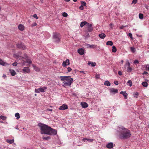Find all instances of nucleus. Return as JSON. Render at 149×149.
Instances as JSON below:
<instances>
[{"instance_id": "1", "label": "nucleus", "mask_w": 149, "mask_h": 149, "mask_svg": "<svg viewBox=\"0 0 149 149\" xmlns=\"http://www.w3.org/2000/svg\"><path fill=\"white\" fill-rule=\"evenodd\" d=\"M41 130V134H46L49 135H55L57 134L56 130L53 129L48 125L41 123L38 124Z\"/></svg>"}, {"instance_id": "2", "label": "nucleus", "mask_w": 149, "mask_h": 149, "mask_svg": "<svg viewBox=\"0 0 149 149\" xmlns=\"http://www.w3.org/2000/svg\"><path fill=\"white\" fill-rule=\"evenodd\" d=\"M117 132L118 134L119 137L122 139H128L131 136V133L130 131L122 126L118 127Z\"/></svg>"}, {"instance_id": "3", "label": "nucleus", "mask_w": 149, "mask_h": 149, "mask_svg": "<svg viewBox=\"0 0 149 149\" xmlns=\"http://www.w3.org/2000/svg\"><path fill=\"white\" fill-rule=\"evenodd\" d=\"M61 80L63 81V85L65 86H70L71 84L73 82V79L71 78L70 76L60 77Z\"/></svg>"}, {"instance_id": "4", "label": "nucleus", "mask_w": 149, "mask_h": 149, "mask_svg": "<svg viewBox=\"0 0 149 149\" xmlns=\"http://www.w3.org/2000/svg\"><path fill=\"white\" fill-rule=\"evenodd\" d=\"M54 41L56 43H58L60 41L61 36L60 34L57 33H54L53 35Z\"/></svg>"}, {"instance_id": "5", "label": "nucleus", "mask_w": 149, "mask_h": 149, "mask_svg": "<svg viewBox=\"0 0 149 149\" xmlns=\"http://www.w3.org/2000/svg\"><path fill=\"white\" fill-rule=\"evenodd\" d=\"M47 88L46 87L44 86L43 87H40L36 89L35 91L36 93H39L40 92H44L45 90L47 89Z\"/></svg>"}, {"instance_id": "6", "label": "nucleus", "mask_w": 149, "mask_h": 149, "mask_svg": "<svg viewBox=\"0 0 149 149\" xmlns=\"http://www.w3.org/2000/svg\"><path fill=\"white\" fill-rule=\"evenodd\" d=\"M17 47L19 49H25V46L23 43H19L17 44Z\"/></svg>"}, {"instance_id": "7", "label": "nucleus", "mask_w": 149, "mask_h": 149, "mask_svg": "<svg viewBox=\"0 0 149 149\" xmlns=\"http://www.w3.org/2000/svg\"><path fill=\"white\" fill-rule=\"evenodd\" d=\"M115 144H113L112 142L109 143L106 145V147L109 149H111L113 147Z\"/></svg>"}, {"instance_id": "8", "label": "nucleus", "mask_w": 149, "mask_h": 149, "mask_svg": "<svg viewBox=\"0 0 149 149\" xmlns=\"http://www.w3.org/2000/svg\"><path fill=\"white\" fill-rule=\"evenodd\" d=\"M86 26H88V31L91 32L93 31V28L92 27V24H90L88 23Z\"/></svg>"}, {"instance_id": "9", "label": "nucleus", "mask_w": 149, "mask_h": 149, "mask_svg": "<svg viewBox=\"0 0 149 149\" xmlns=\"http://www.w3.org/2000/svg\"><path fill=\"white\" fill-rule=\"evenodd\" d=\"M110 92V93L115 94L118 92V89H115L113 88H112L109 90Z\"/></svg>"}, {"instance_id": "10", "label": "nucleus", "mask_w": 149, "mask_h": 149, "mask_svg": "<svg viewBox=\"0 0 149 149\" xmlns=\"http://www.w3.org/2000/svg\"><path fill=\"white\" fill-rule=\"evenodd\" d=\"M68 109V106L67 105L63 104L61 106L59 109L61 110H65Z\"/></svg>"}, {"instance_id": "11", "label": "nucleus", "mask_w": 149, "mask_h": 149, "mask_svg": "<svg viewBox=\"0 0 149 149\" xmlns=\"http://www.w3.org/2000/svg\"><path fill=\"white\" fill-rule=\"evenodd\" d=\"M70 64L69 60V59H67L65 61L63 62L62 65L63 67H65L66 65H69Z\"/></svg>"}, {"instance_id": "12", "label": "nucleus", "mask_w": 149, "mask_h": 149, "mask_svg": "<svg viewBox=\"0 0 149 149\" xmlns=\"http://www.w3.org/2000/svg\"><path fill=\"white\" fill-rule=\"evenodd\" d=\"M77 52L81 55H83L85 53V51L82 48L79 49L77 50Z\"/></svg>"}, {"instance_id": "13", "label": "nucleus", "mask_w": 149, "mask_h": 149, "mask_svg": "<svg viewBox=\"0 0 149 149\" xmlns=\"http://www.w3.org/2000/svg\"><path fill=\"white\" fill-rule=\"evenodd\" d=\"M120 94H122L124 97L125 99H127V94L126 93L125 91H121L120 92Z\"/></svg>"}, {"instance_id": "14", "label": "nucleus", "mask_w": 149, "mask_h": 149, "mask_svg": "<svg viewBox=\"0 0 149 149\" xmlns=\"http://www.w3.org/2000/svg\"><path fill=\"white\" fill-rule=\"evenodd\" d=\"M22 70L23 72L24 73H28L30 71V70L28 67L24 68Z\"/></svg>"}, {"instance_id": "15", "label": "nucleus", "mask_w": 149, "mask_h": 149, "mask_svg": "<svg viewBox=\"0 0 149 149\" xmlns=\"http://www.w3.org/2000/svg\"><path fill=\"white\" fill-rule=\"evenodd\" d=\"M81 104L83 108H86L88 106V104L85 102H81Z\"/></svg>"}, {"instance_id": "16", "label": "nucleus", "mask_w": 149, "mask_h": 149, "mask_svg": "<svg viewBox=\"0 0 149 149\" xmlns=\"http://www.w3.org/2000/svg\"><path fill=\"white\" fill-rule=\"evenodd\" d=\"M88 65L92 67H93L95 66L96 63L95 62H93L91 61H88Z\"/></svg>"}, {"instance_id": "17", "label": "nucleus", "mask_w": 149, "mask_h": 149, "mask_svg": "<svg viewBox=\"0 0 149 149\" xmlns=\"http://www.w3.org/2000/svg\"><path fill=\"white\" fill-rule=\"evenodd\" d=\"M99 36L100 38L103 39L106 37V35L104 34V33H101L99 35Z\"/></svg>"}, {"instance_id": "18", "label": "nucleus", "mask_w": 149, "mask_h": 149, "mask_svg": "<svg viewBox=\"0 0 149 149\" xmlns=\"http://www.w3.org/2000/svg\"><path fill=\"white\" fill-rule=\"evenodd\" d=\"M18 29L21 31H23L24 29V26L22 24H20L18 26Z\"/></svg>"}, {"instance_id": "19", "label": "nucleus", "mask_w": 149, "mask_h": 149, "mask_svg": "<svg viewBox=\"0 0 149 149\" xmlns=\"http://www.w3.org/2000/svg\"><path fill=\"white\" fill-rule=\"evenodd\" d=\"M10 72L11 73V75L12 76H14L16 74V72L14 70H10Z\"/></svg>"}, {"instance_id": "20", "label": "nucleus", "mask_w": 149, "mask_h": 149, "mask_svg": "<svg viewBox=\"0 0 149 149\" xmlns=\"http://www.w3.org/2000/svg\"><path fill=\"white\" fill-rule=\"evenodd\" d=\"M0 65L3 66H6L8 64L6 62L3 61L2 60L0 59Z\"/></svg>"}, {"instance_id": "21", "label": "nucleus", "mask_w": 149, "mask_h": 149, "mask_svg": "<svg viewBox=\"0 0 149 149\" xmlns=\"http://www.w3.org/2000/svg\"><path fill=\"white\" fill-rule=\"evenodd\" d=\"M86 140H87L88 141L92 142H93L94 139H87V138H84L83 139V141L85 142Z\"/></svg>"}, {"instance_id": "22", "label": "nucleus", "mask_w": 149, "mask_h": 149, "mask_svg": "<svg viewBox=\"0 0 149 149\" xmlns=\"http://www.w3.org/2000/svg\"><path fill=\"white\" fill-rule=\"evenodd\" d=\"M6 141L7 143L9 144H12L14 143V139H12L11 140H9L8 139H6Z\"/></svg>"}, {"instance_id": "23", "label": "nucleus", "mask_w": 149, "mask_h": 149, "mask_svg": "<svg viewBox=\"0 0 149 149\" xmlns=\"http://www.w3.org/2000/svg\"><path fill=\"white\" fill-rule=\"evenodd\" d=\"M87 23H87L86 21L82 22L81 23V24H80V26L81 27H82L85 25H86V24L87 25Z\"/></svg>"}, {"instance_id": "24", "label": "nucleus", "mask_w": 149, "mask_h": 149, "mask_svg": "<svg viewBox=\"0 0 149 149\" xmlns=\"http://www.w3.org/2000/svg\"><path fill=\"white\" fill-rule=\"evenodd\" d=\"M113 42L111 41H108L106 42V45H107L112 46L113 45Z\"/></svg>"}, {"instance_id": "25", "label": "nucleus", "mask_w": 149, "mask_h": 149, "mask_svg": "<svg viewBox=\"0 0 149 149\" xmlns=\"http://www.w3.org/2000/svg\"><path fill=\"white\" fill-rule=\"evenodd\" d=\"M104 85L107 86H109L111 85V83L108 81H106L104 83Z\"/></svg>"}, {"instance_id": "26", "label": "nucleus", "mask_w": 149, "mask_h": 149, "mask_svg": "<svg viewBox=\"0 0 149 149\" xmlns=\"http://www.w3.org/2000/svg\"><path fill=\"white\" fill-rule=\"evenodd\" d=\"M142 85L143 86L145 87H146L148 86V84L147 82L144 81L142 83Z\"/></svg>"}, {"instance_id": "27", "label": "nucleus", "mask_w": 149, "mask_h": 149, "mask_svg": "<svg viewBox=\"0 0 149 149\" xmlns=\"http://www.w3.org/2000/svg\"><path fill=\"white\" fill-rule=\"evenodd\" d=\"M127 85H129L131 87L132 85V82L131 80H129L127 83Z\"/></svg>"}, {"instance_id": "28", "label": "nucleus", "mask_w": 149, "mask_h": 149, "mask_svg": "<svg viewBox=\"0 0 149 149\" xmlns=\"http://www.w3.org/2000/svg\"><path fill=\"white\" fill-rule=\"evenodd\" d=\"M117 51V49L115 46H112V51L113 52L115 53Z\"/></svg>"}, {"instance_id": "29", "label": "nucleus", "mask_w": 149, "mask_h": 149, "mask_svg": "<svg viewBox=\"0 0 149 149\" xmlns=\"http://www.w3.org/2000/svg\"><path fill=\"white\" fill-rule=\"evenodd\" d=\"M131 52L132 53H134L136 52V49L134 47H130Z\"/></svg>"}, {"instance_id": "30", "label": "nucleus", "mask_w": 149, "mask_h": 149, "mask_svg": "<svg viewBox=\"0 0 149 149\" xmlns=\"http://www.w3.org/2000/svg\"><path fill=\"white\" fill-rule=\"evenodd\" d=\"M15 116L16 117L17 119H18L20 118L19 114L18 113H15Z\"/></svg>"}, {"instance_id": "31", "label": "nucleus", "mask_w": 149, "mask_h": 149, "mask_svg": "<svg viewBox=\"0 0 149 149\" xmlns=\"http://www.w3.org/2000/svg\"><path fill=\"white\" fill-rule=\"evenodd\" d=\"M132 70V68L128 67L127 68V71L128 72H131Z\"/></svg>"}, {"instance_id": "32", "label": "nucleus", "mask_w": 149, "mask_h": 149, "mask_svg": "<svg viewBox=\"0 0 149 149\" xmlns=\"http://www.w3.org/2000/svg\"><path fill=\"white\" fill-rule=\"evenodd\" d=\"M43 139L45 140H48L50 139V136L44 137L42 138Z\"/></svg>"}, {"instance_id": "33", "label": "nucleus", "mask_w": 149, "mask_h": 149, "mask_svg": "<svg viewBox=\"0 0 149 149\" xmlns=\"http://www.w3.org/2000/svg\"><path fill=\"white\" fill-rule=\"evenodd\" d=\"M13 56L15 58H19V57H20V56L17 54H14L13 55Z\"/></svg>"}, {"instance_id": "34", "label": "nucleus", "mask_w": 149, "mask_h": 149, "mask_svg": "<svg viewBox=\"0 0 149 149\" xmlns=\"http://www.w3.org/2000/svg\"><path fill=\"white\" fill-rule=\"evenodd\" d=\"M139 18L140 19H142L143 18V14H142L141 13L139 14Z\"/></svg>"}, {"instance_id": "35", "label": "nucleus", "mask_w": 149, "mask_h": 149, "mask_svg": "<svg viewBox=\"0 0 149 149\" xmlns=\"http://www.w3.org/2000/svg\"><path fill=\"white\" fill-rule=\"evenodd\" d=\"M26 62L28 63L29 64H31L32 63L31 61L29 59H27L26 60Z\"/></svg>"}, {"instance_id": "36", "label": "nucleus", "mask_w": 149, "mask_h": 149, "mask_svg": "<svg viewBox=\"0 0 149 149\" xmlns=\"http://www.w3.org/2000/svg\"><path fill=\"white\" fill-rule=\"evenodd\" d=\"M86 3L85 1H81V6H85L86 5Z\"/></svg>"}, {"instance_id": "37", "label": "nucleus", "mask_w": 149, "mask_h": 149, "mask_svg": "<svg viewBox=\"0 0 149 149\" xmlns=\"http://www.w3.org/2000/svg\"><path fill=\"white\" fill-rule=\"evenodd\" d=\"M6 118L5 116H0V119H2L3 120H5L6 119Z\"/></svg>"}, {"instance_id": "38", "label": "nucleus", "mask_w": 149, "mask_h": 149, "mask_svg": "<svg viewBox=\"0 0 149 149\" xmlns=\"http://www.w3.org/2000/svg\"><path fill=\"white\" fill-rule=\"evenodd\" d=\"M97 47V46L95 45H91L90 46L91 48H96Z\"/></svg>"}, {"instance_id": "39", "label": "nucleus", "mask_w": 149, "mask_h": 149, "mask_svg": "<svg viewBox=\"0 0 149 149\" xmlns=\"http://www.w3.org/2000/svg\"><path fill=\"white\" fill-rule=\"evenodd\" d=\"M134 95H134V97L135 98H137L139 95V93H138L136 92L135 93Z\"/></svg>"}, {"instance_id": "40", "label": "nucleus", "mask_w": 149, "mask_h": 149, "mask_svg": "<svg viewBox=\"0 0 149 149\" xmlns=\"http://www.w3.org/2000/svg\"><path fill=\"white\" fill-rule=\"evenodd\" d=\"M63 16L64 17H66L68 16V14L65 12H64L63 13Z\"/></svg>"}, {"instance_id": "41", "label": "nucleus", "mask_w": 149, "mask_h": 149, "mask_svg": "<svg viewBox=\"0 0 149 149\" xmlns=\"http://www.w3.org/2000/svg\"><path fill=\"white\" fill-rule=\"evenodd\" d=\"M95 78L97 79H99L100 78V75L98 74H96L95 75Z\"/></svg>"}, {"instance_id": "42", "label": "nucleus", "mask_w": 149, "mask_h": 149, "mask_svg": "<svg viewBox=\"0 0 149 149\" xmlns=\"http://www.w3.org/2000/svg\"><path fill=\"white\" fill-rule=\"evenodd\" d=\"M134 64H138L139 63V61L137 60H135L134 61Z\"/></svg>"}, {"instance_id": "43", "label": "nucleus", "mask_w": 149, "mask_h": 149, "mask_svg": "<svg viewBox=\"0 0 149 149\" xmlns=\"http://www.w3.org/2000/svg\"><path fill=\"white\" fill-rule=\"evenodd\" d=\"M145 67L146 69H147L149 70V65L147 64L145 65Z\"/></svg>"}, {"instance_id": "44", "label": "nucleus", "mask_w": 149, "mask_h": 149, "mask_svg": "<svg viewBox=\"0 0 149 149\" xmlns=\"http://www.w3.org/2000/svg\"><path fill=\"white\" fill-rule=\"evenodd\" d=\"M137 1V0H133L132 3L134 4H135Z\"/></svg>"}, {"instance_id": "45", "label": "nucleus", "mask_w": 149, "mask_h": 149, "mask_svg": "<svg viewBox=\"0 0 149 149\" xmlns=\"http://www.w3.org/2000/svg\"><path fill=\"white\" fill-rule=\"evenodd\" d=\"M33 17L36 18V19H37L38 18V17L37 16V15L36 14H34L33 15Z\"/></svg>"}, {"instance_id": "46", "label": "nucleus", "mask_w": 149, "mask_h": 149, "mask_svg": "<svg viewBox=\"0 0 149 149\" xmlns=\"http://www.w3.org/2000/svg\"><path fill=\"white\" fill-rule=\"evenodd\" d=\"M114 84H115L116 85H118V81H115L114 82Z\"/></svg>"}, {"instance_id": "47", "label": "nucleus", "mask_w": 149, "mask_h": 149, "mask_svg": "<svg viewBox=\"0 0 149 149\" xmlns=\"http://www.w3.org/2000/svg\"><path fill=\"white\" fill-rule=\"evenodd\" d=\"M67 69L68 72H70L72 70V69L70 67H68Z\"/></svg>"}, {"instance_id": "48", "label": "nucleus", "mask_w": 149, "mask_h": 149, "mask_svg": "<svg viewBox=\"0 0 149 149\" xmlns=\"http://www.w3.org/2000/svg\"><path fill=\"white\" fill-rule=\"evenodd\" d=\"M86 45L87 46V48H88V47L90 48V46H91V45H90V44H86Z\"/></svg>"}, {"instance_id": "49", "label": "nucleus", "mask_w": 149, "mask_h": 149, "mask_svg": "<svg viewBox=\"0 0 149 149\" xmlns=\"http://www.w3.org/2000/svg\"><path fill=\"white\" fill-rule=\"evenodd\" d=\"M118 73L120 75H122V72L120 71H119L118 72Z\"/></svg>"}, {"instance_id": "50", "label": "nucleus", "mask_w": 149, "mask_h": 149, "mask_svg": "<svg viewBox=\"0 0 149 149\" xmlns=\"http://www.w3.org/2000/svg\"><path fill=\"white\" fill-rule=\"evenodd\" d=\"M12 65H13V66H16L17 64V62H15L14 63H13V64H12Z\"/></svg>"}, {"instance_id": "51", "label": "nucleus", "mask_w": 149, "mask_h": 149, "mask_svg": "<svg viewBox=\"0 0 149 149\" xmlns=\"http://www.w3.org/2000/svg\"><path fill=\"white\" fill-rule=\"evenodd\" d=\"M79 8L81 10H83L84 9L83 7L81 6H80L79 7Z\"/></svg>"}, {"instance_id": "52", "label": "nucleus", "mask_w": 149, "mask_h": 149, "mask_svg": "<svg viewBox=\"0 0 149 149\" xmlns=\"http://www.w3.org/2000/svg\"><path fill=\"white\" fill-rule=\"evenodd\" d=\"M126 65H127L128 66V67H130V63L129 62H128L127 63H126Z\"/></svg>"}, {"instance_id": "53", "label": "nucleus", "mask_w": 149, "mask_h": 149, "mask_svg": "<svg viewBox=\"0 0 149 149\" xmlns=\"http://www.w3.org/2000/svg\"><path fill=\"white\" fill-rule=\"evenodd\" d=\"M52 111V109H47V111Z\"/></svg>"}, {"instance_id": "54", "label": "nucleus", "mask_w": 149, "mask_h": 149, "mask_svg": "<svg viewBox=\"0 0 149 149\" xmlns=\"http://www.w3.org/2000/svg\"><path fill=\"white\" fill-rule=\"evenodd\" d=\"M128 36L131 38L132 37V34L131 33H129L128 34Z\"/></svg>"}, {"instance_id": "55", "label": "nucleus", "mask_w": 149, "mask_h": 149, "mask_svg": "<svg viewBox=\"0 0 149 149\" xmlns=\"http://www.w3.org/2000/svg\"><path fill=\"white\" fill-rule=\"evenodd\" d=\"M34 69L36 71H39V69L38 68H35Z\"/></svg>"}, {"instance_id": "56", "label": "nucleus", "mask_w": 149, "mask_h": 149, "mask_svg": "<svg viewBox=\"0 0 149 149\" xmlns=\"http://www.w3.org/2000/svg\"><path fill=\"white\" fill-rule=\"evenodd\" d=\"M145 8L147 9H148L149 8V7L147 5H146L145 6Z\"/></svg>"}, {"instance_id": "57", "label": "nucleus", "mask_w": 149, "mask_h": 149, "mask_svg": "<svg viewBox=\"0 0 149 149\" xmlns=\"http://www.w3.org/2000/svg\"><path fill=\"white\" fill-rule=\"evenodd\" d=\"M6 77V76L5 75V74L3 75V77L4 79H5Z\"/></svg>"}, {"instance_id": "58", "label": "nucleus", "mask_w": 149, "mask_h": 149, "mask_svg": "<svg viewBox=\"0 0 149 149\" xmlns=\"http://www.w3.org/2000/svg\"><path fill=\"white\" fill-rule=\"evenodd\" d=\"M148 74V72H146V71H144V72H143V74Z\"/></svg>"}, {"instance_id": "59", "label": "nucleus", "mask_w": 149, "mask_h": 149, "mask_svg": "<svg viewBox=\"0 0 149 149\" xmlns=\"http://www.w3.org/2000/svg\"><path fill=\"white\" fill-rule=\"evenodd\" d=\"M36 25H37V24H36V23H34L33 24V26H35Z\"/></svg>"}, {"instance_id": "60", "label": "nucleus", "mask_w": 149, "mask_h": 149, "mask_svg": "<svg viewBox=\"0 0 149 149\" xmlns=\"http://www.w3.org/2000/svg\"><path fill=\"white\" fill-rule=\"evenodd\" d=\"M124 27V26H120V29H123V28Z\"/></svg>"}, {"instance_id": "61", "label": "nucleus", "mask_w": 149, "mask_h": 149, "mask_svg": "<svg viewBox=\"0 0 149 149\" xmlns=\"http://www.w3.org/2000/svg\"><path fill=\"white\" fill-rule=\"evenodd\" d=\"M66 2H69L70 1V0H64Z\"/></svg>"}, {"instance_id": "62", "label": "nucleus", "mask_w": 149, "mask_h": 149, "mask_svg": "<svg viewBox=\"0 0 149 149\" xmlns=\"http://www.w3.org/2000/svg\"><path fill=\"white\" fill-rule=\"evenodd\" d=\"M80 72L81 73H84V71H80Z\"/></svg>"}, {"instance_id": "63", "label": "nucleus", "mask_w": 149, "mask_h": 149, "mask_svg": "<svg viewBox=\"0 0 149 149\" xmlns=\"http://www.w3.org/2000/svg\"><path fill=\"white\" fill-rule=\"evenodd\" d=\"M74 2H76L77 1V0H72Z\"/></svg>"}, {"instance_id": "64", "label": "nucleus", "mask_w": 149, "mask_h": 149, "mask_svg": "<svg viewBox=\"0 0 149 149\" xmlns=\"http://www.w3.org/2000/svg\"><path fill=\"white\" fill-rule=\"evenodd\" d=\"M121 62L123 63V60H121Z\"/></svg>"}]
</instances>
